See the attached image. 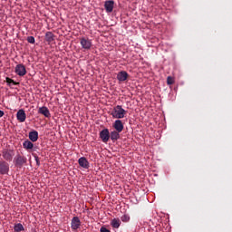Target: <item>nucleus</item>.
Returning <instances> with one entry per match:
<instances>
[{"instance_id":"14","label":"nucleus","mask_w":232,"mask_h":232,"mask_svg":"<svg viewBox=\"0 0 232 232\" xmlns=\"http://www.w3.org/2000/svg\"><path fill=\"white\" fill-rule=\"evenodd\" d=\"M16 119L19 121V122H24L26 121V112H24V110L20 109L16 113Z\"/></svg>"},{"instance_id":"27","label":"nucleus","mask_w":232,"mask_h":232,"mask_svg":"<svg viewBox=\"0 0 232 232\" xmlns=\"http://www.w3.org/2000/svg\"><path fill=\"white\" fill-rule=\"evenodd\" d=\"M4 115H5V111H3L0 110V119H1V117H3Z\"/></svg>"},{"instance_id":"20","label":"nucleus","mask_w":232,"mask_h":232,"mask_svg":"<svg viewBox=\"0 0 232 232\" xmlns=\"http://www.w3.org/2000/svg\"><path fill=\"white\" fill-rule=\"evenodd\" d=\"M14 232L24 231V227H23V224H21V223L15 224L14 227Z\"/></svg>"},{"instance_id":"21","label":"nucleus","mask_w":232,"mask_h":232,"mask_svg":"<svg viewBox=\"0 0 232 232\" xmlns=\"http://www.w3.org/2000/svg\"><path fill=\"white\" fill-rule=\"evenodd\" d=\"M167 84L171 86V84H175V79L171 76H168L167 78Z\"/></svg>"},{"instance_id":"7","label":"nucleus","mask_w":232,"mask_h":232,"mask_svg":"<svg viewBox=\"0 0 232 232\" xmlns=\"http://www.w3.org/2000/svg\"><path fill=\"white\" fill-rule=\"evenodd\" d=\"M114 6H115V2L113 0H107L104 3V8L107 14H111V12H113Z\"/></svg>"},{"instance_id":"6","label":"nucleus","mask_w":232,"mask_h":232,"mask_svg":"<svg viewBox=\"0 0 232 232\" xmlns=\"http://www.w3.org/2000/svg\"><path fill=\"white\" fill-rule=\"evenodd\" d=\"M80 44L83 50H91L92 48V40L88 38H81Z\"/></svg>"},{"instance_id":"13","label":"nucleus","mask_w":232,"mask_h":232,"mask_svg":"<svg viewBox=\"0 0 232 232\" xmlns=\"http://www.w3.org/2000/svg\"><path fill=\"white\" fill-rule=\"evenodd\" d=\"M129 77V74L126 71H121L120 72H118L117 74V80L120 82H124V81H127Z\"/></svg>"},{"instance_id":"10","label":"nucleus","mask_w":232,"mask_h":232,"mask_svg":"<svg viewBox=\"0 0 232 232\" xmlns=\"http://www.w3.org/2000/svg\"><path fill=\"white\" fill-rule=\"evenodd\" d=\"M78 163H79V166H81V168H83L84 169H90V162L85 157H81L78 160Z\"/></svg>"},{"instance_id":"23","label":"nucleus","mask_w":232,"mask_h":232,"mask_svg":"<svg viewBox=\"0 0 232 232\" xmlns=\"http://www.w3.org/2000/svg\"><path fill=\"white\" fill-rule=\"evenodd\" d=\"M27 43H29L30 44H35V38L34 36H28Z\"/></svg>"},{"instance_id":"1","label":"nucleus","mask_w":232,"mask_h":232,"mask_svg":"<svg viewBox=\"0 0 232 232\" xmlns=\"http://www.w3.org/2000/svg\"><path fill=\"white\" fill-rule=\"evenodd\" d=\"M111 115H112L113 119H124L126 115V110L122 108L121 105H117L113 108Z\"/></svg>"},{"instance_id":"9","label":"nucleus","mask_w":232,"mask_h":232,"mask_svg":"<svg viewBox=\"0 0 232 232\" xmlns=\"http://www.w3.org/2000/svg\"><path fill=\"white\" fill-rule=\"evenodd\" d=\"M100 138L102 139V142H108V140H110V130L108 129H103L100 132Z\"/></svg>"},{"instance_id":"2","label":"nucleus","mask_w":232,"mask_h":232,"mask_svg":"<svg viewBox=\"0 0 232 232\" xmlns=\"http://www.w3.org/2000/svg\"><path fill=\"white\" fill-rule=\"evenodd\" d=\"M15 168H23V166L26 165L28 162V159L26 157L22 156L21 154H17L14 160Z\"/></svg>"},{"instance_id":"26","label":"nucleus","mask_w":232,"mask_h":232,"mask_svg":"<svg viewBox=\"0 0 232 232\" xmlns=\"http://www.w3.org/2000/svg\"><path fill=\"white\" fill-rule=\"evenodd\" d=\"M100 232H111V231H110V229H108V228H106V227H102L100 228Z\"/></svg>"},{"instance_id":"28","label":"nucleus","mask_w":232,"mask_h":232,"mask_svg":"<svg viewBox=\"0 0 232 232\" xmlns=\"http://www.w3.org/2000/svg\"><path fill=\"white\" fill-rule=\"evenodd\" d=\"M144 224H145L144 220H141V221L140 222V226H144Z\"/></svg>"},{"instance_id":"12","label":"nucleus","mask_w":232,"mask_h":232,"mask_svg":"<svg viewBox=\"0 0 232 232\" xmlns=\"http://www.w3.org/2000/svg\"><path fill=\"white\" fill-rule=\"evenodd\" d=\"M38 113L41 115H44L46 119H50L52 117V114L50 113V110H48V107L43 106L38 109Z\"/></svg>"},{"instance_id":"3","label":"nucleus","mask_w":232,"mask_h":232,"mask_svg":"<svg viewBox=\"0 0 232 232\" xmlns=\"http://www.w3.org/2000/svg\"><path fill=\"white\" fill-rule=\"evenodd\" d=\"M10 172V164L5 160H0V175H8Z\"/></svg>"},{"instance_id":"24","label":"nucleus","mask_w":232,"mask_h":232,"mask_svg":"<svg viewBox=\"0 0 232 232\" xmlns=\"http://www.w3.org/2000/svg\"><path fill=\"white\" fill-rule=\"evenodd\" d=\"M121 222H130V216L125 214V215L121 216Z\"/></svg>"},{"instance_id":"25","label":"nucleus","mask_w":232,"mask_h":232,"mask_svg":"<svg viewBox=\"0 0 232 232\" xmlns=\"http://www.w3.org/2000/svg\"><path fill=\"white\" fill-rule=\"evenodd\" d=\"M34 160L36 162V166H41V161H39V157H37L36 155H34Z\"/></svg>"},{"instance_id":"11","label":"nucleus","mask_w":232,"mask_h":232,"mask_svg":"<svg viewBox=\"0 0 232 232\" xmlns=\"http://www.w3.org/2000/svg\"><path fill=\"white\" fill-rule=\"evenodd\" d=\"M112 128H114L118 133H121L122 130H124V124H122V121L116 120L112 125Z\"/></svg>"},{"instance_id":"5","label":"nucleus","mask_w":232,"mask_h":232,"mask_svg":"<svg viewBox=\"0 0 232 232\" xmlns=\"http://www.w3.org/2000/svg\"><path fill=\"white\" fill-rule=\"evenodd\" d=\"M14 72L19 77H24V75H26V67L23 63L17 64L14 68Z\"/></svg>"},{"instance_id":"17","label":"nucleus","mask_w":232,"mask_h":232,"mask_svg":"<svg viewBox=\"0 0 232 232\" xmlns=\"http://www.w3.org/2000/svg\"><path fill=\"white\" fill-rule=\"evenodd\" d=\"M119 133L120 132L117 130H113L111 132L110 139L111 140H112V142H115V140H119L121 139V134Z\"/></svg>"},{"instance_id":"4","label":"nucleus","mask_w":232,"mask_h":232,"mask_svg":"<svg viewBox=\"0 0 232 232\" xmlns=\"http://www.w3.org/2000/svg\"><path fill=\"white\" fill-rule=\"evenodd\" d=\"M14 155L15 153L12 150H5L2 152V157L5 160H7V162H12V160L14 159Z\"/></svg>"},{"instance_id":"8","label":"nucleus","mask_w":232,"mask_h":232,"mask_svg":"<svg viewBox=\"0 0 232 232\" xmlns=\"http://www.w3.org/2000/svg\"><path fill=\"white\" fill-rule=\"evenodd\" d=\"M71 227L73 231H77L81 227V219H79V217L72 218Z\"/></svg>"},{"instance_id":"22","label":"nucleus","mask_w":232,"mask_h":232,"mask_svg":"<svg viewBox=\"0 0 232 232\" xmlns=\"http://www.w3.org/2000/svg\"><path fill=\"white\" fill-rule=\"evenodd\" d=\"M5 81L7 82V86H12V84H17V82H15L14 80H12V78L6 77Z\"/></svg>"},{"instance_id":"18","label":"nucleus","mask_w":232,"mask_h":232,"mask_svg":"<svg viewBox=\"0 0 232 232\" xmlns=\"http://www.w3.org/2000/svg\"><path fill=\"white\" fill-rule=\"evenodd\" d=\"M23 148L24 150H34V143L28 140H26L25 141H24L23 143Z\"/></svg>"},{"instance_id":"19","label":"nucleus","mask_w":232,"mask_h":232,"mask_svg":"<svg viewBox=\"0 0 232 232\" xmlns=\"http://www.w3.org/2000/svg\"><path fill=\"white\" fill-rule=\"evenodd\" d=\"M111 226L115 229H119V227H121V219L113 218L111 222Z\"/></svg>"},{"instance_id":"16","label":"nucleus","mask_w":232,"mask_h":232,"mask_svg":"<svg viewBox=\"0 0 232 232\" xmlns=\"http://www.w3.org/2000/svg\"><path fill=\"white\" fill-rule=\"evenodd\" d=\"M29 140L31 142H37L39 140V132H37V130L29 132Z\"/></svg>"},{"instance_id":"15","label":"nucleus","mask_w":232,"mask_h":232,"mask_svg":"<svg viewBox=\"0 0 232 232\" xmlns=\"http://www.w3.org/2000/svg\"><path fill=\"white\" fill-rule=\"evenodd\" d=\"M45 41L48 43V44H52L55 41V34L52 32H46L45 33Z\"/></svg>"}]
</instances>
